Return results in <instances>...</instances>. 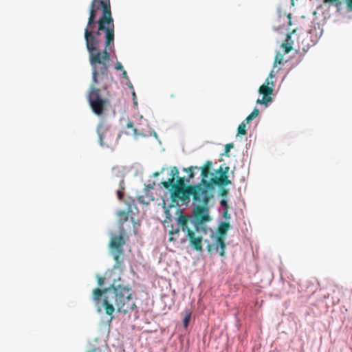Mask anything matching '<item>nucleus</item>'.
<instances>
[{
	"label": "nucleus",
	"instance_id": "obj_1",
	"mask_svg": "<svg viewBox=\"0 0 352 352\" xmlns=\"http://www.w3.org/2000/svg\"><path fill=\"white\" fill-rule=\"evenodd\" d=\"M89 12L84 34L86 47L93 49V45H101L102 33L105 34L107 47L114 46V23L110 0H92Z\"/></svg>",
	"mask_w": 352,
	"mask_h": 352
},
{
	"label": "nucleus",
	"instance_id": "obj_2",
	"mask_svg": "<svg viewBox=\"0 0 352 352\" xmlns=\"http://www.w3.org/2000/svg\"><path fill=\"white\" fill-rule=\"evenodd\" d=\"M177 212H179L176 219L177 226H168V228H170L168 234L170 235L168 241H176L177 238L175 236H179L181 230L186 233L189 244L193 250L202 252L203 237L197 235L196 232H207L208 228L204 223L211 220L208 214V206L197 205L193 210V219L189 215L184 214L179 208L177 209Z\"/></svg>",
	"mask_w": 352,
	"mask_h": 352
},
{
	"label": "nucleus",
	"instance_id": "obj_3",
	"mask_svg": "<svg viewBox=\"0 0 352 352\" xmlns=\"http://www.w3.org/2000/svg\"><path fill=\"white\" fill-rule=\"evenodd\" d=\"M102 298V306L108 316H112L115 307L118 312L127 314L136 308L132 289L127 285H116L115 280L110 287L93 290V300L98 303Z\"/></svg>",
	"mask_w": 352,
	"mask_h": 352
},
{
	"label": "nucleus",
	"instance_id": "obj_4",
	"mask_svg": "<svg viewBox=\"0 0 352 352\" xmlns=\"http://www.w3.org/2000/svg\"><path fill=\"white\" fill-rule=\"evenodd\" d=\"M100 45H93V49H89V47H87L92 67L93 82L91 86L97 87L96 85H98L103 90H106L113 80V77L109 72L108 63L111 60L109 51H111L114 46L107 47V44H104V49L101 51Z\"/></svg>",
	"mask_w": 352,
	"mask_h": 352
},
{
	"label": "nucleus",
	"instance_id": "obj_5",
	"mask_svg": "<svg viewBox=\"0 0 352 352\" xmlns=\"http://www.w3.org/2000/svg\"><path fill=\"white\" fill-rule=\"evenodd\" d=\"M212 162L207 161L201 169V180L199 184L191 185V196L192 201L197 205L208 206L210 199L213 197L212 190L213 186L208 182V178Z\"/></svg>",
	"mask_w": 352,
	"mask_h": 352
},
{
	"label": "nucleus",
	"instance_id": "obj_6",
	"mask_svg": "<svg viewBox=\"0 0 352 352\" xmlns=\"http://www.w3.org/2000/svg\"><path fill=\"white\" fill-rule=\"evenodd\" d=\"M172 182L173 179H168L167 181L161 182L170 193V207L180 206L188 203L191 196V185H188L186 188H177L171 186Z\"/></svg>",
	"mask_w": 352,
	"mask_h": 352
},
{
	"label": "nucleus",
	"instance_id": "obj_7",
	"mask_svg": "<svg viewBox=\"0 0 352 352\" xmlns=\"http://www.w3.org/2000/svg\"><path fill=\"white\" fill-rule=\"evenodd\" d=\"M230 227L229 222H221L220 223L217 229L218 235L215 238L214 244L208 243L207 245V250L209 254H212V250H215L221 256H225V236Z\"/></svg>",
	"mask_w": 352,
	"mask_h": 352
},
{
	"label": "nucleus",
	"instance_id": "obj_8",
	"mask_svg": "<svg viewBox=\"0 0 352 352\" xmlns=\"http://www.w3.org/2000/svg\"><path fill=\"white\" fill-rule=\"evenodd\" d=\"M88 100L93 112L100 116L103 115L106 106L109 104V100L102 98L100 96V89L98 87L91 86Z\"/></svg>",
	"mask_w": 352,
	"mask_h": 352
},
{
	"label": "nucleus",
	"instance_id": "obj_9",
	"mask_svg": "<svg viewBox=\"0 0 352 352\" xmlns=\"http://www.w3.org/2000/svg\"><path fill=\"white\" fill-rule=\"evenodd\" d=\"M97 133L99 137V143L102 146L113 148L117 144L120 135L110 128L100 124L97 128Z\"/></svg>",
	"mask_w": 352,
	"mask_h": 352
},
{
	"label": "nucleus",
	"instance_id": "obj_10",
	"mask_svg": "<svg viewBox=\"0 0 352 352\" xmlns=\"http://www.w3.org/2000/svg\"><path fill=\"white\" fill-rule=\"evenodd\" d=\"M124 234V228H121L120 234L119 235H112L109 243L111 254L116 261L115 267H119L122 263L120 257L124 253L123 246L125 244V241L123 236Z\"/></svg>",
	"mask_w": 352,
	"mask_h": 352
},
{
	"label": "nucleus",
	"instance_id": "obj_11",
	"mask_svg": "<svg viewBox=\"0 0 352 352\" xmlns=\"http://www.w3.org/2000/svg\"><path fill=\"white\" fill-rule=\"evenodd\" d=\"M229 167L226 166L223 168L221 166L217 170V172L219 174V176H217L214 173H211L210 171L209 176L208 178V182L213 186V185L218 186H227L231 184V181L228 179V172L229 170Z\"/></svg>",
	"mask_w": 352,
	"mask_h": 352
},
{
	"label": "nucleus",
	"instance_id": "obj_12",
	"mask_svg": "<svg viewBox=\"0 0 352 352\" xmlns=\"http://www.w3.org/2000/svg\"><path fill=\"white\" fill-rule=\"evenodd\" d=\"M274 83L273 81H270L269 78L266 79L265 82L259 88V94L263 95V98H258L256 100L257 104H265L267 106L268 103L272 102V98L270 96L274 90Z\"/></svg>",
	"mask_w": 352,
	"mask_h": 352
},
{
	"label": "nucleus",
	"instance_id": "obj_13",
	"mask_svg": "<svg viewBox=\"0 0 352 352\" xmlns=\"http://www.w3.org/2000/svg\"><path fill=\"white\" fill-rule=\"evenodd\" d=\"M131 212V210L129 208L128 211L124 210H119L117 213V216L118 217V223L120 225V229L124 228V223L128 221L129 213Z\"/></svg>",
	"mask_w": 352,
	"mask_h": 352
},
{
	"label": "nucleus",
	"instance_id": "obj_14",
	"mask_svg": "<svg viewBox=\"0 0 352 352\" xmlns=\"http://www.w3.org/2000/svg\"><path fill=\"white\" fill-rule=\"evenodd\" d=\"M186 183H188L187 180H186L184 177H177L175 182H171V186L177 188H186L188 186Z\"/></svg>",
	"mask_w": 352,
	"mask_h": 352
},
{
	"label": "nucleus",
	"instance_id": "obj_15",
	"mask_svg": "<svg viewBox=\"0 0 352 352\" xmlns=\"http://www.w3.org/2000/svg\"><path fill=\"white\" fill-rule=\"evenodd\" d=\"M197 168H198L197 166H190V167H188V168H184L183 169V170L184 172H186V173H188V178L187 179V182L188 183H190V179L194 177L195 175H194L193 171H194L195 169H197Z\"/></svg>",
	"mask_w": 352,
	"mask_h": 352
},
{
	"label": "nucleus",
	"instance_id": "obj_16",
	"mask_svg": "<svg viewBox=\"0 0 352 352\" xmlns=\"http://www.w3.org/2000/svg\"><path fill=\"white\" fill-rule=\"evenodd\" d=\"M323 2L329 6H336L338 10H340L342 6V1L340 0H323Z\"/></svg>",
	"mask_w": 352,
	"mask_h": 352
},
{
	"label": "nucleus",
	"instance_id": "obj_17",
	"mask_svg": "<svg viewBox=\"0 0 352 352\" xmlns=\"http://www.w3.org/2000/svg\"><path fill=\"white\" fill-rule=\"evenodd\" d=\"M259 114V110L255 108L253 111L245 119L244 122L247 124L250 123L254 118Z\"/></svg>",
	"mask_w": 352,
	"mask_h": 352
},
{
	"label": "nucleus",
	"instance_id": "obj_18",
	"mask_svg": "<svg viewBox=\"0 0 352 352\" xmlns=\"http://www.w3.org/2000/svg\"><path fill=\"white\" fill-rule=\"evenodd\" d=\"M113 274V272L112 271H109V272H106L104 277H102V276H98V285L100 287H102L104 285V283L105 279H107L109 277H110L111 276V274Z\"/></svg>",
	"mask_w": 352,
	"mask_h": 352
},
{
	"label": "nucleus",
	"instance_id": "obj_19",
	"mask_svg": "<svg viewBox=\"0 0 352 352\" xmlns=\"http://www.w3.org/2000/svg\"><path fill=\"white\" fill-rule=\"evenodd\" d=\"M294 42L283 43L280 47L284 50L285 54H289L292 50V45Z\"/></svg>",
	"mask_w": 352,
	"mask_h": 352
},
{
	"label": "nucleus",
	"instance_id": "obj_20",
	"mask_svg": "<svg viewBox=\"0 0 352 352\" xmlns=\"http://www.w3.org/2000/svg\"><path fill=\"white\" fill-rule=\"evenodd\" d=\"M163 204H164V208L165 210L166 218L167 219H168L169 221H172V215L170 212V208H171V207H170V204L167 206L166 201L164 200Z\"/></svg>",
	"mask_w": 352,
	"mask_h": 352
},
{
	"label": "nucleus",
	"instance_id": "obj_21",
	"mask_svg": "<svg viewBox=\"0 0 352 352\" xmlns=\"http://www.w3.org/2000/svg\"><path fill=\"white\" fill-rule=\"evenodd\" d=\"M246 134H247V131H246V129H245V122H243L238 126L237 135H245Z\"/></svg>",
	"mask_w": 352,
	"mask_h": 352
},
{
	"label": "nucleus",
	"instance_id": "obj_22",
	"mask_svg": "<svg viewBox=\"0 0 352 352\" xmlns=\"http://www.w3.org/2000/svg\"><path fill=\"white\" fill-rule=\"evenodd\" d=\"M170 178L173 179V182H175V179L179 177V170L176 166H173L170 169Z\"/></svg>",
	"mask_w": 352,
	"mask_h": 352
},
{
	"label": "nucleus",
	"instance_id": "obj_23",
	"mask_svg": "<svg viewBox=\"0 0 352 352\" xmlns=\"http://www.w3.org/2000/svg\"><path fill=\"white\" fill-rule=\"evenodd\" d=\"M283 60V56L280 53H277L275 56L274 61V67H276L278 64H280Z\"/></svg>",
	"mask_w": 352,
	"mask_h": 352
},
{
	"label": "nucleus",
	"instance_id": "obj_24",
	"mask_svg": "<svg viewBox=\"0 0 352 352\" xmlns=\"http://www.w3.org/2000/svg\"><path fill=\"white\" fill-rule=\"evenodd\" d=\"M190 316H191V314L190 313H188V314H187L185 316V317L184 318V321H183L184 325L185 327H188L189 321H190Z\"/></svg>",
	"mask_w": 352,
	"mask_h": 352
},
{
	"label": "nucleus",
	"instance_id": "obj_25",
	"mask_svg": "<svg viewBox=\"0 0 352 352\" xmlns=\"http://www.w3.org/2000/svg\"><path fill=\"white\" fill-rule=\"evenodd\" d=\"M346 4V10L349 12H352V0H343Z\"/></svg>",
	"mask_w": 352,
	"mask_h": 352
},
{
	"label": "nucleus",
	"instance_id": "obj_26",
	"mask_svg": "<svg viewBox=\"0 0 352 352\" xmlns=\"http://www.w3.org/2000/svg\"><path fill=\"white\" fill-rule=\"evenodd\" d=\"M124 188L121 187V189L117 190V195L119 199V200H122L124 197Z\"/></svg>",
	"mask_w": 352,
	"mask_h": 352
},
{
	"label": "nucleus",
	"instance_id": "obj_27",
	"mask_svg": "<svg viewBox=\"0 0 352 352\" xmlns=\"http://www.w3.org/2000/svg\"><path fill=\"white\" fill-rule=\"evenodd\" d=\"M296 32V29H294L292 31L291 33L289 34H287V38H286V42L285 43H288V42H293V41L292 40V34H295Z\"/></svg>",
	"mask_w": 352,
	"mask_h": 352
},
{
	"label": "nucleus",
	"instance_id": "obj_28",
	"mask_svg": "<svg viewBox=\"0 0 352 352\" xmlns=\"http://www.w3.org/2000/svg\"><path fill=\"white\" fill-rule=\"evenodd\" d=\"M233 148V144H227L225 146V153H228L230 152V149Z\"/></svg>",
	"mask_w": 352,
	"mask_h": 352
},
{
	"label": "nucleus",
	"instance_id": "obj_29",
	"mask_svg": "<svg viewBox=\"0 0 352 352\" xmlns=\"http://www.w3.org/2000/svg\"><path fill=\"white\" fill-rule=\"evenodd\" d=\"M228 193H229V191L226 188H222L220 192L221 195L223 197H226L228 196Z\"/></svg>",
	"mask_w": 352,
	"mask_h": 352
},
{
	"label": "nucleus",
	"instance_id": "obj_30",
	"mask_svg": "<svg viewBox=\"0 0 352 352\" xmlns=\"http://www.w3.org/2000/svg\"><path fill=\"white\" fill-rule=\"evenodd\" d=\"M220 204L223 207V208H226L227 210L229 209L228 204L227 203V201L225 199H221L220 201Z\"/></svg>",
	"mask_w": 352,
	"mask_h": 352
},
{
	"label": "nucleus",
	"instance_id": "obj_31",
	"mask_svg": "<svg viewBox=\"0 0 352 352\" xmlns=\"http://www.w3.org/2000/svg\"><path fill=\"white\" fill-rule=\"evenodd\" d=\"M115 69L117 70H123L122 65L120 62H117L115 65Z\"/></svg>",
	"mask_w": 352,
	"mask_h": 352
},
{
	"label": "nucleus",
	"instance_id": "obj_32",
	"mask_svg": "<svg viewBox=\"0 0 352 352\" xmlns=\"http://www.w3.org/2000/svg\"><path fill=\"white\" fill-rule=\"evenodd\" d=\"M223 217L226 219L230 218V215L228 213V210H227L226 208H225V210H223Z\"/></svg>",
	"mask_w": 352,
	"mask_h": 352
},
{
	"label": "nucleus",
	"instance_id": "obj_33",
	"mask_svg": "<svg viewBox=\"0 0 352 352\" xmlns=\"http://www.w3.org/2000/svg\"><path fill=\"white\" fill-rule=\"evenodd\" d=\"M87 352H102V351H101L100 349H99V348H93Z\"/></svg>",
	"mask_w": 352,
	"mask_h": 352
},
{
	"label": "nucleus",
	"instance_id": "obj_34",
	"mask_svg": "<svg viewBox=\"0 0 352 352\" xmlns=\"http://www.w3.org/2000/svg\"><path fill=\"white\" fill-rule=\"evenodd\" d=\"M126 126L129 129H133V123L132 122H129L126 124Z\"/></svg>",
	"mask_w": 352,
	"mask_h": 352
},
{
	"label": "nucleus",
	"instance_id": "obj_35",
	"mask_svg": "<svg viewBox=\"0 0 352 352\" xmlns=\"http://www.w3.org/2000/svg\"><path fill=\"white\" fill-rule=\"evenodd\" d=\"M122 77L127 79L128 78V75H127V73L125 70H122Z\"/></svg>",
	"mask_w": 352,
	"mask_h": 352
},
{
	"label": "nucleus",
	"instance_id": "obj_36",
	"mask_svg": "<svg viewBox=\"0 0 352 352\" xmlns=\"http://www.w3.org/2000/svg\"><path fill=\"white\" fill-rule=\"evenodd\" d=\"M274 76H275V75H274V71H271V72H270V74H269V78H269V79H270V78H273L274 77Z\"/></svg>",
	"mask_w": 352,
	"mask_h": 352
},
{
	"label": "nucleus",
	"instance_id": "obj_37",
	"mask_svg": "<svg viewBox=\"0 0 352 352\" xmlns=\"http://www.w3.org/2000/svg\"><path fill=\"white\" fill-rule=\"evenodd\" d=\"M287 17H288V19H289V25H291V24H292V19H291V16H290V14H288Z\"/></svg>",
	"mask_w": 352,
	"mask_h": 352
},
{
	"label": "nucleus",
	"instance_id": "obj_38",
	"mask_svg": "<svg viewBox=\"0 0 352 352\" xmlns=\"http://www.w3.org/2000/svg\"><path fill=\"white\" fill-rule=\"evenodd\" d=\"M159 175H160V173H159V172H155V173H153V176H154V177H157V176H159Z\"/></svg>",
	"mask_w": 352,
	"mask_h": 352
},
{
	"label": "nucleus",
	"instance_id": "obj_39",
	"mask_svg": "<svg viewBox=\"0 0 352 352\" xmlns=\"http://www.w3.org/2000/svg\"><path fill=\"white\" fill-rule=\"evenodd\" d=\"M133 131H134V133L136 134L137 133V129H133Z\"/></svg>",
	"mask_w": 352,
	"mask_h": 352
},
{
	"label": "nucleus",
	"instance_id": "obj_40",
	"mask_svg": "<svg viewBox=\"0 0 352 352\" xmlns=\"http://www.w3.org/2000/svg\"><path fill=\"white\" fill-rule=\"evenodd\" d=\"M164 170V168H163L161 170V173H162Z\"/></svg>",
	"mask_w": 352,
	"mask_h": 352
}]
</instances>
